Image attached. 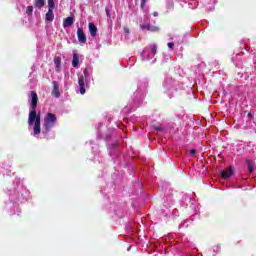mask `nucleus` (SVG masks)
Instances as JSON below:
<instances>
[{
	"instance_id": "1",
	"label": "nucleus",
	"mask_w": 256,
	"mask_h": 256,
	"mask_svg": "<svg viewBox=\"0 0 256 256\" xmlns=\"http://www.w3.org/2000/svg\"><path fill=\"white\" fill-rule=\"evenodd\" d=\"M31 103H30V112L28 116V125H34V135L41 134V113L37 114V105L39 103V96L37 92L31 91L30 92Z\"/></svg>"
},
{
	"instance_id": "2",
	"label": "nucleus",
	"mask_w": 256,
	"mask_h": 256,
	"mask_svg": "<svg viewBox=\"0 0 256 256\" xmlns=\"http://www.w3.org/2000/svg\"><path fill=\"white\" fill-rule=\"evenodd\" d=\"M55 123H57V116L53 113H47L42 125L43 135H49V133H51V128L55 127Z\"/></svg>"
},
{
	"instance_id": "3",
	"label": "nucleus",
	"mask_w": 256,
	"mask_h": 256,
	"mask_svg": "<svg viewBox=\"0 0 256 256\" xmlns=\"http://www.w3.org/2000/svg\"><path fill=\"white\" fill-rule=\"evenodd\" d=\"M140 27L143 31H151L152 33H158L159 31L158 26H153L151 24H141Z\"/></svg>"
},
{
	"instance_id": "4",
	"label": "nucleus",
	"mask_w": 256,
	"mask_h": 256,
	"mask_svg": "<svg viewBox=\"0 0 256 256\" xmlns=\"http://www.w3.org/2000/svg\"><path fill=\"white\" fill-rule=\"evenodd\" d=\"M77 37H78L79 43H87V36L85 35V32L81 28H78L77 30Z\"/></svg>"
},
{
	"instance_id": "5",
	"label": "nucleus",
	"mask_w": 256,
	"mask_h": 256,
	"mask_svg": "<svg viewBox=\"0 0 256 256\" xmlns=\"http://www.w3.org/2000/svg\"><path fill=\"white\" fill-rule=\"evenodd\" d=\"M79 91L81 95H85V77L80 76L78 80Z\"/></svg>"
},
{
	"instance_id": "6",
	"label": "nucleus",
	"mask_w": 256,
	"mask_h": 256,
	"mask_svg": "<svg viewBox=\"0 0 256 256\" xmlns=\"http://www.w3.org/2000/svg\"><path fill=\"white\" fill-rule=\"evenodd\" d=\"M75 23V17L70 16L63 19V27L66 29V27H71Z\"/></svg>"
},
{
	"instance_id": "7",
	"label": "nucleus",
	"mask_w": 256,
	"mask_h": 256,
	"mask_svg": "<svg viewBox=\"0 0 256 256\" xmlns=\"http://www.w3.org/2000/svg\"><path fill=\"white\" fill-rule=\"evenodd\" d=\"M88 27H89L91 37H96L97 36V26H95V24L93 22H90L88 24Z\"/></svg>"
},
{
	"instance_id": "8",
	"label": "nucleus",
	"mask_w": 256,
	"mask_h": 256,
	"mask_svg": "<svg viewBox=\"0 0 256 256\" xmlns=\"http://www.w3.org/2000/svg\"><path fill=\"white\" fill-rule=\"evenodd\" d=\"M53 90H52V95L54 97H60L61 93H59V84H57V81H53Z\"/></svg>"
},
{
	"instance_id": "9",
	"label": "nucleus",
	"mask_w": 256,
	"mask_h": 256,
	"mask_svg": "<svg viewBox=\"0 0 256 256\" xmlns=\"http://www.w3.org/2000/svg\"><path fill=\"white\" fill-rule=\"evenodd\" d=\"M233 175V169L227 168L226 170L222 171V179H229Z\"/></svg>"
},
{
	"instance_id": "10",
	"label": "nucleus",
	"mask_w": 256,
	"mask_h": 256,
	"mask_svg": "<svg viewBox=\"0 0 256 256\" xmlns=\"http://www.w3.org/2000/svg\"><path fill=\"white\" fill-rule=\"evenodd\" d=\"M55 19V14H53V9L49 8L48 12L46 13V21L52 22Z\"/></svg>"
},
{
	"instance_id": "11",
	"label": "nucleus",
	"mask_w": 256,
	"mask_h": 256,
	"mask_svg": "<svg viewBox=\"0 0 256 256\" xmlns=\"http://www.w3.org/2000/svg\"><path fill=\"white\" fill-rule=\"evenodd\" d=\"M34 7L42 9V7H45V0H34Z\"/></svg>"
},
{
	"instance_id": "12",
	"label": "nucleus",
	"mask_w": 256,
	"mask_h": 256,
	"mask_svg": "<svg viewBox=\"0 0 256 256\" xmlns=\"http://www.w3.org/2000/svg\"><path fill=\"white\" fill-rule=\"evenodd\" d=\"M54 64H55L57 73H59V71H61V57H56L54 59Z\"/></svg>"
},
{
	"instance_id": "13",
	"label": "nucleus",
	"mask_w": 256,
	"mask_h": 256,
	"mask_svg": "<svg viewBox=\"0 0 256 256\" xmlns=\"http://www.w3.org/2000/svg\"><path fill=\"white\" fill-rule=\"evenodd\" d=\"M79 66V55L77 53L73 54L72 59V67H78Z\"/></svg>"
},
{
	"instance_id": "14",
	"label": "nucleus",
	"mask_w": 256,
	"mask_h": 256,
	"mask_svg": "<svg viewBox=\"0 0 256 256\" xmlns=\"http://www.w3.org/2000/svg\"><path fill=\"white\" fill-rule=\"evenodd\" d=\"M246 164L248 165L249 173H252L255 171V166L253 165V161L246 160Z\"/></svg>"
},
{
	"instance_id": "15",
	"label": "nucleus",
	"mask_w": 256,
	"mask_h": 256,
	"mask_svg": "<svg viewBox=\"0 0 256 256\" xmlns=\"http://www.w3.org/2000/svg\"><path fill=\"white\" fill-rule=\"evenodd\" d=\"M26 14L31 17L33 15V6H27L26 8Z\"/></svg>"
},
{
	"instance_id": "16",
	"label": "nucleus",
	"mask_w": 256,
	"mask_h": 256,
	"mask_svg": "<svg viewBox=\"0 0 256 256\" xmlns=\"http://www.w3.org/2000/svg\"><path fill=\"white\" fill-rule=\"evenodd\" d=\"M151 52H152L153 57H155V55H157V44H154L151 46Z\"/></svg>"
},
{
	"instance_id": "17",
	"label": "nucleus",
	"mask_w": 256,
	"mask_h": 256,
	"mask_svg": "<svg viewBox=\"0 0 256 256\" xmlns=\"http://www.w3.org/2000/svg\"><path fill=\"white\" fill-rule=\"evenodd\" d=\"M48 7L49 9L55 8V1L54 0H48Z\"/></svg>"
},
{
	"instance_id": "18",
	"label": "nucleus",
	"mask_w": 256,
	"mask_h": 256,
	"mask_svg": "<svg viewBox=\"0 0 256 256\" xmlns=\"http://www.w3.org/2000/svg\"><path fill=\"white\" fill-rule=\"evenodd\" d=\"M83 73H84V76H83L84 79H88L89 78V68H85Z\"/></svg>"
},
{
	"instance_id": "19",
	"label": "nucleus",
	"mask_w": 256,
	"mask_h": 256,
	"mask_svg": "<svg viewBox=\"0 0 256 256\" xmlns=\"http://www.w3.org/2000/svg\"><path fill=\"white\" fill-rule=\"evenodd\" d=\"M146 3H147V0H141V4H140L141 9H145Z\"/></svg>"
},
{
	"instance_id": "20",
	"label": "nucleus",
	"mask_w": 256,
	"mask_h": 256,
	"mask_svg": "<svg viewBox=\"0 0 256 256\" xmlns=\"http://www.w3.org/2000/svg\"><path fill=\"white\" fill-rule=\"evenodd\" d=\"M168 47H169V49H174L175 43L169 42V43H168Z\"/></svg>"
},
{
	"instance_id": "21",
	"label": "nucleus",
	"mask_w": 256,
	"mask_h": 256,
	"mask_svg": "<svg viewBox=\"0 0 256 256\" xmlns=\"http://www.w3.org/2000/svg\"><path fill=\"white\" fill-rule=\"evenodd\" d=\"M195 153H197V150L196 149H191L190 150V155L191 157H193L195 155Z\"/></svg>"
},
{
	"instance_id": "22",
	"label": "nucleus",
	"mask_w": 256,
	"mask_h": 256,
	"mask_svg": "<svg viewBox=\"0 0 256 256\" xmlns=\"http://www.w3.org/2000/svg\"><path fill=\"white\" fill-rule=\"evenodd\" d=\"M154 129L155 131H163V127L161 126H155Z\"/></svg>"
},
{
	"instance_id": "23",
	"label": "nucleus",
	"mask_w": 256,
	"mask_h": 256,
	"mask_svg": "<svg viewBox=\"0 0 256 256\" xmlns=\"http://www.w3.org/2000/svg\"><path fill=\"white\" fill-rule=\"evenodd\" d=\"M157 15H159V13H157V12L153 13V17H157Z\"/></svg>"
},
{
	"instance_id": "24",
	"label": "nucleus",
	"mask_w": 256,
	"mask_h": 256,
	"mask_svg": "<svg viewBox=\"0 0 256 256\" xmlns=\"http://www.w3.org/2000/svg\"><path fill=\"white\" fill-rule=\"evenodd\" d=\"M106 15L109 16V9H106Z\"/></svg>"
}]
</instances>
